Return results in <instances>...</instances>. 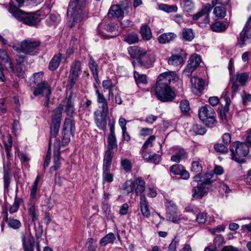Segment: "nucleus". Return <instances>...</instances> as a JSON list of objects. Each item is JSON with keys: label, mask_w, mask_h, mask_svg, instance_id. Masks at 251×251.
I'll return each mask as SVG.
<instances>
[{"label": "nucleus", "mask_w": 251, "mask_h": 251, "mask_svg": "<svg viewBox=\"0 0 251 251\" xmlns=\"http://www.w3.org/2000/svg\"><path fill=\"white\" fill-rule=\"evenodd\" d=\"M17 66L16 69L14 68V70H10L11 71L16 74L19 77H24L25 73L27 70V62L25 61V57L23 56H19L18 59L17 60Z\"/></svg>", "instance_id": "obj_16"}, {"label": "nucleus", "mask_w": 251, "mask_h": 251, "mask_svg": "<svg viewBox=\"0 0 251 251\" xmlns=\"http://www.w3.org/2000/svg\"><path fill=\"white\" fill-rule=\"evenodd\" d=\"M20 199H15L14 202L11 205L9 209V212L10 213H14L17 211L20 206Z\"/></svg>", "instance_id": "obj_64"}, {"label": "nucleus", "mask_w": 251, "mask_h": 251, "mask_svg": "<svg viewBox=\"0 0 251 251\" xmlns=\"http://www.w3.org/2000/svg\"><path fill=\"white\" fill-rule=\"evenodd\" d=\"M249 77V74L248 73H238L236 75L235 80L238 82L240 85H244L247 82Z\"/></svg>", "instance_id": "obj_42"}, {"label": "nucleus", "mask_w": 251, "mask_h": 251, "mask_svg": "<svg viewBox=\"0 0 251 251\" xmlns=\"http://www.w3.org/2000/svg\"><path fill=\"white\" fill-rule=\"evenodd\" d=\"M213 13L216 17L222 19L226 16V11L224 6H216Z\"/></svg>", "instance_id": "obj_51"}, {"label": "nucleus", "mask_w": 251, "mask_h": 251, "mask_svg": "<svg viewBox=\"0 0 251 251\" xmlns=\"http://www.w3.org/2000/svg\"><path fill=\"white\" fill-rule=\"evenodd\" d=\"M155 139V137L154 135L150 136V137L144 143V144L142 146V148L140 150V152L145 151L150 146L152 147L153 146V142L154 141Z\"/></svg>", "instance_id": "obj_55"}, {"label": "nucleus", "mask_w": 251, "mask_h": 251, "mask_svg": "<svg viewBox=\"0 0 251 251\" xmlns=\"http://www.w3.org/2000/svg\"><path fill=\"white\" fill-rule=\"evenodd\" d=\"M165 205L167 208L166 217L167 219L175 224H178L180 221L177 214L176 205L171 200H166Z\"/></svg>", "instance_id": "obj_10"}, {"label": "nucleus", "mask_w": 251, "mask_h": 251, "mask_svg": "<svg viewBox=\"0 0 251 251\" xmlns=\"http://www.w3.org/2000/svg\"><path fill=\"white\" fill-rule=\"evenodd\" d=\"M135 186V182L131 180L126 181L123 185L124 189L128 194L133 191Z\"/></svg>", "instance_id": "obj_54"}, {"label": "nucleus", "mask_w": 251, "mask_h": 251, "mask_svg": "<svg viewBox=\"0 0 251 251\" xmlns=\"http://www.w3.org/2000/svg\"><path fill=\"white\" fill-rule=\"evenodd\" d=\"M65 112L67 116L70 117L69 118H73L75 107L73 102L70 99H68L67 101Z\"/></svg>", "instance_id": "obj_44"}, {"label": "nucleus", "mask_w": 251, "mask_h": 251, "mask_svg": "<svg viewBox=\"0 0 251 251\" xmlns=\"http://www.w3.org/2000/svg\"><path fill=\"white\" fill-rule=\"evenodd\" d=\"M8 11L18 21L28 26H35L40 22L37 15L23 12L14 5L13 2L9 3Z\"/></svg>", "instance_id": "obj_2"}, {"label": "nucleus", "mask_w": 251, "mask_h": 251, "mask_svg": "<svg viewBox=\"0 0 251 251\" xmlns=\"http://www.w3.org/2000/svg\"><path fill=\"white\" fill-rule=\"evenodd\" d=\"M159 9L167 13L176 12L177 10V7L176 5H169L166 4H160L159 5Z\"/></svg>", "instance_id": "obj_52"}, {"label": "nucleus", "mask_w": 251, "mask_h": 251, "mask_svg": "<svg viewBox=\"0 0 251 251\" xmlns=\"http://www.w3.org/2000/svg\"><path fill=\"white\" fill-rule=\"evenodd\" d=\"M102 209L103 210V214L105 217L109 220L112 219L113 215L107 203L103 204Z\"/></svg>", "instance_id": "obj_58"}, {"label": "nucleus", "mask_w": 251, "mask_h": 251, "mask_svg": "<svg viewBox=\"0 0 251 251\" xmlns=\"http://www.w3.org/2000/svg\"><path fill=\"white\" fill-rule=\"evenodd\" d=\"M154 94L159 100L164 102L172 101L176 97V94L170 86H155Z\"/></svg>", "instance_id": "obj_6"}, {"label": "nucleus", "mask_w": 251, "mask_h": 251, "mask_svg": "<svg viewBox=\"0 0 251 251\" xmlns=\"http://www.w3.org/2000/svg\"><path fill=\"white\" fill-rule=\"evenodd\" d=\"M67 16L73 17V23L70 25L71 28L76 25L79 27L83 20L88 18L86 0H71L68 8Z\"/></svg>", "instance_id": "obj_1"}, {"label": "nucleus", "mask_w": 251, "mask_h": 251, "mask_svg": "<svg viewBox=\"0 0 251 251\" xmlns=\"http://www.w3.org/2000/svg\"><path fill=\"white\" fill-rule=\"evenodd\" d=\"M171 172L175 175H179L183 179H187L190 177L189 172L180 164H175L170 168Z\"/></svg>", "instance_id": "obj_22"}, {"label": "nucleus", "mask_w": 251, "mask_h": 251, "mask_svg": "<svg viewBox=\"0 0 251 251\" xmlns=\"http://www.w3.org/2000/svg\"><path fill=\"white\" fill-rule=\"evenodd\" d=\"M128 1L123 0L119 4L113 5L111 6L108 13V16L109 18H113L123 17L124 14L128 13Z\"/></svg>", "instance_id": "obj_7"}, {"label": "nucleus", "mask_w": 251, "mask_h": 251, "mask_svg": "<svg viewBox=\"0 0 251 251\" xmlns=\"http://www.w3.org/2000/svg\"><path fill=\"white\" fill-rule=\"evenodd\" d=\"M226 107H225L223 110H221L220 111L219 116L222 120V122L223 124H225L227 122V119H226V113L228 112V107L229 106V103H228V101H230L229 99L226 98Z\"/></svg>", "instance_id": "obj_50"}, {"label": "nucleus", "mask_w": 251, "mask_h": 251, "mask_svg": "<svg viewBox=\"0 0 251 251\" xmlns=\"http://www.w3.org/2000/svg\"><path fill=\"white\" fill-rule=\"evenodd\" d=\"M140 201V206L142 215L147 218L151 215L149 209V205L145 195H141Z\"/></svg>", "instance_id": "obj_27"}, {"label": "nucleus", "mask_w": 251, "mask_h": 251, "mask_svg": "<svg viewBox=\"0 0 251 251\" xmlns=\"http://www.w3.org/2000/svg\"><path fill=\"white\" fill-rule=\"evenodd\" d=\"M204 183H200L197 184L196 186H194L192 189V196L196 199L201 198L206 193V189L208 188V186L211 183H207L205 181Z\"/></svg>", "instance_id": "obj_19"}, {"label": "nucleus", "mask_w": 251, "mask_h": 251, "mask_svg": "<svg viewBox=\"0 0 251 251\" xmlns=\"http://www.w3.org/2000/svg\"><path fill=\"white\" fill-rule=\"evenodd\" d=\"M178 78L175 72L170 71L160 74L157 77L155 86H170L172 81H176Z\"/></svg>", "instance_id": "obj_11"}, {"label": "nucleus", "mask_w": 251, "mask_h": 251, "mask_svg": "<svg viewBox=\"0 0 251 251\" xmlns=\"http://www.w3.org/2000/svg\"><path fill=\"white\" fill-rule=\"evenodd\" d=\"M215 177V175L212 173H207L203 176H201L200 173H199L193 177V181L191 184L192 185L194 186L195 182H197V184H200V183H204V181L207 183H212L214 180V178Z\"/></svg>", "instance_id": "obj_17"}, {"label": "nucleus", "mask_w": 251, "mask_h": 251, "mask_svg": "<svg viewBox=\"0 0 251 251\" xmlns=\"http://www.w3.org/2000/svg\"><path fill=\"white\" fill-rule=\"evenodd\" d=\"M63 105L59 104L53 111L51 116V124H61Z\"/></svg>", "instance_id": "obj_25"}, {"label": "nucleus", "mask_w": 251, "mask_h": 251, "mask_svg": "<svg viewBox=\"0 0 251 251\" xmlns=\"http://www.w3.org/2000/svg\"><path fill=\"white\" fill-rule=\"evenodd\" d=\"M211 10V6L209 4H206L205 5L202 9L196 14L193 16V19L194 20H197L201 17H204L203 23L207 24L209 23L210 21L209 19V13Z\"/></svg>", "instance_id": "obj_18"}, {"label": "nucleus", "mask_w": 251, "mask_h": 251, "mask_svg": "<svg viewBox=\"0 0 251 251\" xmlns=\"http://www.w3.org/2000/svg\"><path fill=\"white\" fill-rule=\"evenodd\" d=\"M127 50L131 57L137 59L140 64L146 68L151 67L155 61L154 57L151 56L149 60L146 62L145 57L147 51L138 46L130 47Z\"/></svg>", "instance_id": "obj_3"}, {"label": "nucleus", "mask_w": 251, "mask_h": 251, "mask_svg": "<svg viewBox=\"0 0 251 251\" xmlns=\"http://www.w3.org/2000/svg\"><path fill=\"white\" fill-rule=\"evenodd\" d=\"M181 4L186 12H191L194 10L195 6L194 2L191 0H181Z\"/></svg>", "instance_id": "obj_49"}, {"label": "nucleus", "mask_w": 251, "mask_h": 251, "mask_svg": "<svg viewBox=\"0 0 251 251\" xmlns=\"http://www.w3.org/2000/svg\"><path fill=\"white\" fill-rule=\"evenodd\" d=\"M176 37V35L174 33H164L158 37V41L161 44H167L174 40Z\"/></svg>", "instance_id": "obj_30"}, {"label": "nucleus", "mask_w": 251, "mask_h": 251, "mask_svg": "<svg viewBox=\"0 0 251 251\" xmlns=\"http://www.w3.org/2000/svg\"><path fill=\"white\" fill-rule=\"evenodd\" d=\"M110 168H102V183H111L113 180V175L110 172Z\"/></svg>", "instance_id": "obj_36"}, {"label": "nucleus", "mask_w": 251, "mask_h": 251, "mask_svg": "<svg viewBox=\"0 0 251 251\" xmlns=\"http://www.w3.org/2000/svg\"><path fill=\"white\" fill-rule=\"evenodd\" d=\"M64 132H70L71 135L74 136L75 131V122L73 118H65L63 124Z\"/></svg>", "instance_id": "obj_26"}, {"label": "nucleus", "mask_w": 251, "mask_h": 251, "mask_svg": "<svg viewBox=\"0 0 251 251\" xmlns=\"http://www.w3.org/2000/svg\"><path fill=\"white\" fill-rule=\"evenodd\" d=\"M227 26L221 22H216L210 25V28L213 31L221 32L225 31Z\"/></svg>", "instance_id": "obj_39"}, {"label": "nucleus", "mask_w": 251, "mask_h": 251, "mask_svg": "<svg viewBox=\"0 0 251 251\" xmlns=\"http://www.w3.org/2000/svg\"><path fill=\"white\" fill-rule=\"evenodd\" d=\"M115 123L114 120H109L108 122V126L109 127L110 133L107 138V149L110 151H113L112 150L117 149L118 145L117 139L115 133Z\"/></svg>", "instance_id": "obj_13"}, {"label": "nucleus", "mask_w": 251, "mask_h": 251, "mask_svg": "<svg viewBox=\"0 0 251 251\" xmlns=\"http://www.w3.org/2000/svg\"><path fill=\"white\" fill-rule=\"evenodd\" d=\"M191 165V171L192 172L199 174L202 171V168L200 163V160L199 158H194Z\"/></svg>", "instance_id": "obj_45"}, {"label": "nucleus", "mask_w": 251, "mask_h": 251, "mask_svg": "<svg viewBox=\"0 0 251 251\" xmlns=\"http://www.w3.org/2000/svg\"><path fill=\"white\" fill-rule=\"evenodd\" d=\"M124 40L129 44H135L139 41V36L137 33L131 32L126 36Z\"/></svg>", "instance_id": "obj_48"}, {"label": "nucleus", "mask_w": 251, "mask_h": 251, "mask_svg": "<svg viewBox=\"0 0 251 251\" xmlns=\"http://www.w3.org/2000/svg\"><path fill=\"white\" fill-rule=\"evenodd\" d=\"M0 58L4 63L8 64L10 70H14V67L11 61L10 60L6 51L3 49H0Z\"/></svg>", "instance_id": "obj_43"}, {"label": "nucleus", "mask_w": 251, "mask_h": 251, "mask_svg": "<svg viewBox=\"0 0 251 251\" xmlns=\"http://www.w3.org/2000/svg\"><path fill=\"white\" fill-rule=\"evenodd\" d=\"M116 26L113 24H108L104 25V29L108 32H110L111 34H107L103 31H99V34L105 39H110L116 37L117 35L116 32Z\"/></svg>", "instance_id": "obj_23"}, {"label": "nucleus", "mask_w": 251, "mask_h": 251, "mask_svg": "<svg viewBox=\"0 0 251 251\" xmlns=\"http://www.w3.org/2000/svg\"><path fill=\"white\" fill-rule=\"evenodd\" d=\"M184 61L182 54L178 53L177 54H172L168 59V63L170 65L177 66L183 63Z\"/></svg>", "instance_id": "obj_29"}, {"label": "nucleus", "mask_w": 251, "mask_h": 251, "mask_svg": "<svg viewBox=\"0 0 251 251\" xmlns=\"http://www.w3.org/2000/svg\"><path fill=\"white\" fill-rule=\"evenodd\" d=\"M192 130L198 135H203L206 132L205 128L202 126L199 125H194L192 127Z\"/></svg>", "instance_id": "obj_57"}, {"label": "nucleus", "mask_w": 251, "mask_h": 251, "mask_svg": "<svg viewBox=\"0 0 251 251\" xmlns=\"http://www.w3.org/2000/svg\"><path fill=\"white\" fill-rule=\"evenodd\" d=\"M60 16L57 13L50 14L46 20V25L50 27H55L60 22Z\"/></svg>", "instance_id": "obj_28"}, {"label": "nucleus", "mask_w": 251, "mask_h": 251, "mask_svg": "<svg viewBox=\"0 0 251 251\" xmlns=\"http://www.w3.org/2000/svg\"><path fill=\"white\" fill-rule=\"evenodd\" d=\"M191 82L192 86L201 92L204 89V81L203 79L198 77H193L191 79Z\"/></svg>", "instance_id": "obj_32"}, {"label": "nucleus", "mask_w": 251, "mask_h": 251, "mask_svg": "<svg viewBox=\"0 0 251 251\" xmlns=\"http://www.w3.org/2000/svg\"><path fill=\"white\" fill-rule=\"evenodd\" d=\"M37 212L34 203H31L28 205V213L33 221L38 220Z\"/></svg>", "instance_id": "obj_47"}, {"label": "nucleus", "mask_w": 251, "mask_h": 251, "mask_svg": "<svg viewBox=\"0 0 251 251\" xmlns=\"http://www.w3.org/2000/svg\"><path fill=\"white\" fill-rule=\"evenodd\" d=\"M106 116L101 114L100 118L97 117L95 118V120L98 127L103 131H105L106 129Z\"/></svg>", "instance_id": "obj_35"}, {"label": "nucleus", "mask_w": 251, "mask_h": 251, "mask_svg": "<svg viewBox=\"0 0 251 251\" xmlns=\"http://www.w3.org/2000/svg\"><path fill=\"white\" fill-rule=\"evenodd\" d=\"M137 187L135 188V191L137 195H140L145 191V182L140 177L137 178L135 180Z\"/></svg>", "instance_id": "obj_40"}, {"label": "nucleus", "mask_w": 251, "mask_h": 251, "mask_svg": "<svg viewBox=\"0 0 251 251\" xmlns=\"http://www.w3.org/2000/svg\"><path fill=\"white\" fill-rule=\"evenodd\" d=\"M183 38L186 40L190 41L194 37L192 30L191 29H186L183 31L182 33Z\"/></svg>", "instance_id": "obj_61"}, {"label": "nucleus", "mask_w": 251, "mask_h": 251, "mask_svg": "<svg viewBox=\"0 0 251 251\" xmlns=\"http://www.w3.org/2000/svg\"><path fill=\"white\" fill-rule=\"evenodd\" d=\"M2 214L3 215V221L6 222L10 227L14 229H17L20 227L21 223L19 220L13 218H8L6 208L4 209Z\"/></svg>", "instance_id": "obj_24"}, {"label": "nucleus", "mask_w": 251, "mask_h": 251, "mask_svg": "<svg viewBox=\"0 0 251 251\" xmlns=\"http://www.w3.org/2000/svg\"><path fill=\"white\" fill-rule=\"evenodd\" d=\"M62 53H58L52 57L49 65L50 70L53 71L58 67L62 59Z\"/></svg>", "instance_id": "obj_31"}, {"label": "nucleus", "mask_w": 251, "mask_h": 251, "mask_svg": "<svg viewBox=\"0 0 251 251\" xmlns=\"http://www.w3.org/2000/svg\"><path fill=\"white\" fill-rule=\"evenodd\" d=\"M60 126V124H51L50 126V135L52 137H55L56 136L59 132Z\"/></svg>", "instance_id": "obj_62"}, {"label": "nucleus", "mask_w": 251, "mask_h": 251, "mask_svg": "<svg viewBox=\"0 0 251 251\" xmlns=\"http://www.w3.org/2000/svg\"><path fill=\"white\" fill-rule=\"evenodd\" d=\"M134 77L137 85L147 83V77L145 75L140 74L138 72L134 71Z\"/></svg>", "instance_id": "obj_46"}, {"label": "nucleus", "mask_w": 251, "mask_h": 251, "mask_svg": "<svg viewBox=\"0 0 251 251\" xmlns=\"http://www.w3.org/2000/svg\"><path fill=\"white\" fill-rule=\"evenodd\" d=\"M40 45L39 40H25L22 42L21 50L25 53L34 55L38 53V48Z\"/></svg>", "instance_id": "obj_9"}, {"label": "nucleus", "mask_w": 251, "mask_h": 251, "mask_svg": "<svg viewBox=\"0 0 251 251\" xmlns=\"http://www.w3.org/2000/svg\"><path fill=\"white\" fill-rule=\"evenodd\" d=\"M199 116L206 126L211 128L216 126V113L211 106L206 105L200 108L199 110Z\"/></svg>", "instance_id": "obj_4"}, {"label": "nucleus", "mask_w": 251, "mask_h": 251, "mask_svg": "<svg viewBox=\"0 0 251 251\" xmlns=\"http://www.w3.org/2000/svg\"><path fill=\"white\" fill-rule=\"evenodd\" d=\"M116 240L115 235L110 232L102 237L100 241V245L101 246H105L108 244H113Z\"/></svg>", "instance_id": "obj_34"}, {"label": "nucleus", "mask_w": 251, "mask_h": 251, "mask_svg": "<svg viewBox=\"0 0 251 251\" xmlns=\"http://www.w3.org/2000/svg\"><path fill=\"white\" fill-rule=\"evenodd\" d=\"M251 16L246 22L245 25L240 33L238 43L241 48L243 47L251 41Z\"/></svg>", "instance_id": "obj_8"}, {"label": "nucleus", "mask_w": 251, "mask_h": 251, "mask_svg": "<svg viewBox=\"0 0 251 251\" xmlns=\"http://www.w3.org/2000/svg\"><path fill=\"white\" fill-rule=\"evenodd\" d=\"M40 180V176L38 175L35 179L33 183L31 186L30 191V197L32 200L37 199V187Z\"/></svg>", "instance_id": "obj_38"}, {"label": "nucleus", "mask_w": 251, "mask_h": 251, "mask_svg": "<svg viewBox=\"0 0 251 251\" xmlns=\"http://www.w3.org/2000/svg\"><path fill=\"white\" fill-rule=\"evenodd\" d=\"M81 64L78 60H75L71 64L69 76V82L71 87L74 86L81 73Z\"/></svg>", "instance_id": "obj_12"}, {"label": "nucleus", "mask_w": 251, "mask_h": 251, "mask_svg": "<svg viewBox=\"0 0 251 251\" xmlns=\"http://www.w3.org/2000/svg\"><path fill=\"white\" fill-rule=\"evenodd\" d=\"M140 33L144 40H149L152 37L150 27L147 25H143L141 27Z\"/></svg>", "instance_id": "obj_37"}, {"label": "nucleus", "mask_w": 251, "mask_h": 251, "mask_svg": "<svg viewBox=\"0 0 251 251\" xmlns=\"http://www.w3.org/2000/svg\"><path fill=\"white\" fill-rule=\"evenodd\" d=\"M51 93L50 85L46 81L40 84H37L33 91V95L35 96L41 95L43 97L50 95Z\"/></svg>", "instance_id": "obj_15"}, {"label": "nucleus", "mask_w": 251, "mask_h": 251, "mask_svg": "<svg viewBox=\"0 0 251 251\" xmlns=\"http://www.w3.org/2000/svg\"><path fill=\"white\" fill-rule=\"evenodd\" d=\"M215 150L220 153H226L228 152L227 145L225 144L217 143L214 146Z\"/></svg>", "instance_id": "obj_53"}, {"label": "nucleus", "mask_w": 251, "mask_h": 251, "mask_svg": "<svg viewBox=\"0 0 251 251\" xmlns=\"http://www.w3.org/2000/svg\"><path fill=\"white\" fill-rule=\"evenodd\" d=\"M113 155L114 152L113 151L106 150L104 156L102 168H110Z\"/></svg>", "instance_id": "obj_33"}, {"label": "nucleus", "mask_w": 251, "mask_h": 251, "mask_svg": "<svg viewBox=\"0 0 251 251\" xmlns=\"http://www.w3.org/2000/svg\"><path fill=\"white\" fill-rule=\"evenodd\" d=\"M204 183H200L197 184L196 186H194L192 189V196L196 199L201 198L206 193V189L208 188V186L211 183H207L205 181Z\"/></svg>", "instance_id": "obj_20"}, {"label": "nucleus", "mask_w": 251, "mask_h": 251, "mask_svg": "<svg viewBox=\"0 0 251 251\" xmlns=\"http://www.w3.org/2000/svg\"><path fill=\"white\" fill-rule=\"evenodd\" d=\"M233 147L230 149L231 159L241 164L245 163V157L249 153L248 146L246 143L238 142L234 143Z\"/></svg>", "instance_id": "obj_5"}, {"label": "nucleus", "mask_w": 251, "mask_h": 251, "mask_svg": "<svg viewBox=\"0 0 251 251\" xmlns=\"http://www.w3.org/2000/svg\"><path fill=\"white\" fill-rule=\"evenodd\" d=\"M179 107L182 113H187L190 110L189 102L187 100H182L180 102Z\"/></svg>", "instance_id": "obj_60"}, {"label": "nucleus", "mask_w": 251, "mask_h": 251, "mask_svg": "<svg viewBox=\"0 0 251 251\" xmlns=\"http://www.w3.org/2000/svg\"><path fill=\"white\" fill-rule=\"evenodd\" d=\"M22 241L24 251H34V239L30 234H23Z\"/></svg>", "instance_id": "obj_21"}, {"label": "nucleus", "mask_w": 251, "mask_h": 251, "mask_svg": "<svg viewBox=\"0 0 251 251\" xmlns=\"http://www.w3.org/2000/svg\"><path fill=\"white\" fill-rule=\"evenodd\" d=\"M55 149L54 151L53 159L54 165L60 166V142L57 141L54 143Z\"/></svg>", "instance_id": "obj_41"}, {"label": "nucleus", "mask_w": 251, "mask_h": 251, "mask_svg": "<svg viewBox=\"0 0 251 251\" xmlns=\"http://www.w3.org/2000/svg\"><path fill=\"white\" fill-rule=\"evenodd\" d=\"M88 66L92 72V74L98 73V64L96 63L94 59L92 57H90L89 62H88Z\"/></svg>", "instance_id": "obj_56"}, {"label": "nucleus", "mask_w": 251, "mask_h": 251, "mask_svg": "<svg viewBox=\"0 0 251 251\" xmlns=\"http://www.w3.org/2000/svg\"><path fill=\"white\" fill-rule=\"evenodd\" d=\"M121 166L126 172L130 171L131 170V164L130 161L126 159L121 161Z\"/></svg>", "instance_id": "obj_63"}, {"label": "nucleus", "mask_w": 251, "mask_h": 251, "mask_svg": "<svg viewBox=\"0 0 251 251\" xmlns=\"http://www.w3.org/2000/svg\"><path fill=\"white\" fill-rule=\"evenodd\" d=\"M201 62V57L198 54L192 55L188 61V64L183 71V74L187 76H190L193 72L198 67Z\"/></svg>", "instance_id": "obj_14"}, {"label": "nucleus", "mask_w": 251, "mask_h": 251, "mask_svg": "<svg viewBox=\"0 0 251 251\" xmlns=\"http://www.w3.org/2000/svg\"><path fill=\"white\" fill-rule=\"evenodd\" d=\"M43 73L42 72L35 73L32 77V81L34 84H40L44 82L43 81Z\"/></svg>", "instance_id": "obj_59"}]
</instances>
